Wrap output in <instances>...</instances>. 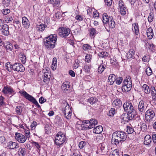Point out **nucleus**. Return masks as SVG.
<instances>
[{
	"label": "nucleus",
	"mask_w": 156,
	"mask_h": 156,
	"mask_svg": "<svg viewBox=\"0 0 156 156\" xmlns=\"http://www.w3.org/2000/svg\"><path fill=\"white\" fill-rule=\"evenodd\" d=\"M93 14V17L94 18H98L99 17V12L97 11V10L94 11Z\"/></svg>",
	"instance_id": "nucleus-61"
},
{
	"label": "nucleus",
	"mask_w": 156,
	"mask_h": 156,
	"mask_svg": "<svg viewBox=\"0 0 156 156\" xmlns=\"http://www.w3.org/2000/svg\"><path fill=\"white\" fill-rule=\"evenodd\" d=\"M22 23L25 28L27 29L29 27L30 23L26 17H23Z\"/></svg>",
	"instance_id": "nucleus-18"
},
{
	"label": "nucleus",
	"mask_w": 156,
	"mask_h": 156,
	"mask_svg": "<svg viewBox=\"0 0 156 156\" xmlns=\"http://www.w3.org/2000/svg\"><path fill=\"white\" fill-rule=\"evenodd\" d=\"M57 37L56 34H51L45 38L44 45L47 49L53 48L56 44Z\"/></svg>",
	"instance_id": "nucleus-2"
},
{
	"label": "nucleus",
	"mask_w": 156,
	"mask_h": 156,
	"mask_svg": "<svg viewBox=\"0 0 156 156\" xmlns=\"http://www.w3.org/2000/svg\"><path fill=\"white\" fill-rule=\"evenodd\" d=\"M126 131L129 134L132 133H133L134 129L129 126H127L126 129Z\"/></svg>",
	"instance_id": "nucleus-45"
},
{
	"label": "nucleus",
	"mask_w": 156,
	"mask_h": 156,
	"mask_svg": "<svg viewBox=\"0 0 156 156\" xmlns=\"http://www.w3.org/2000/svg\"><path fill=\"white\" fill-rule=\"evenodd\" d=\"M155 114L154 111L152 109L148 110L145 113V118L146 121L150 122L152 121L154 117Z\"/></svg>",
	"instance_id": "nucleus-8"
},
{
	"label": "nucleus",
	"mask_w": 156,
	"mask_h": 156,
	"mask_svg": "<svg viewBox=\"0 0 156 156\" xmlns=\"http://www.w3.org/2000/svg\"><path fill=\"white\" fill-rule=\"evenodd\" d=\"M19 56L22 63H25L26 61V57L24 54L23 53L21 52Z\"/></svg>",
	"instance_id": "nucleus-32"
},
{
	"label": "nucleus",
	"mask_w": 156,
	"mask_h": 156,
	"mask_svg": "<svg viewBox=\"0 0 156 156\" xmlns=\"http://www.w3.org/2000/svg\"><path fill=\"white\" fill-rule=\"evenodd\" d=\"M66 137L65 134L61 132H58L56 135L55 143L59 147L62 145L65 142Z\"/></svg>",
	"instance_id": "nucleus-3"
},
{
	"label": "nucleus",
	"mask_w": 156,
	"mask_h": 156,
	"mask_svg": "<svg viewBox=\"0 0 156 156\" xmlns=\"http://www.w3.org/2000/svg\"><path fill=\"white\" fill-rule=\"evenodd\" d=\"M37 125V123L35 121H33L31 123V124L30 126L31 129L33 130L34 129H35L36 127V126Z\"/></svg>",
	"instance_id": "nucleus-51"
},
{
	"label": "nucleus",
	"mask_w": 156,
	"mask_h": 156,
	"mask_svg": "<svg viewBox=\"0 0 156 156\" xmlns=\"http://www.w3.org/2000/svg\"><path fill=\"white\" fill-rule=\"evenodd\" d=\"M75 19L77 20L82 21L83 20V18L81 16V15H77L75 17Z\"/></svg>",
	"instance_id": "nucleus-64"
},
{
	"label": "nucleus",
	"mask_w": 156,
	"mask_h": 156,
	"mask_svg": "<svg viewBox=\"0 0 156 156\" xmlns=\"http://www.w3.org/2000/svg\"><path fill=\"white\" fill-rule=\"evenodd\" d=\"M2 92L5 94H15V91L12 88L7 86L4 87Z\"/></svg>",
	"instance_id": "nucleus-12"
},
{
	"label": "nucleus",
	"mask_w": 156,
	"mask_h": 156,
	"mask_svg": "<svg viewBox=\"0 0 156 156\" xmlns=\"http://www.w3.org/2000/svg\"><path fill=\"white\" fill-rule=\"evenodd\" d=\"M122 102L119 99L114 100L112 103V105L114 107H119L122 106Z\"/></svg>",
	"instance_id": "nucleus-25"
},
{
	"label": "nucleus",
	"mask_w": 156,
	"mask_h": 156,
	"mask_svg": "<svg viewBox=\"0 0 156 156\" xmlns=\"http://www.w3.org/2000/svg\"><path fill=\"white\" fill-rule=\"evenodd\" d=\"M154 16V15L152 12L150 13L148 18V21L149 22H151L152 21Z\"/></svg>",
	"instance_id": "nucleus-47"
},
{
	"label": "nucleus",
	"mask_w": 156,
	"mask_h": 156,
	"mask_svg": "<svg viewBox=\"0 0 156 156\" xmlns=\"http://www.w3.org/2000/svg\"><path fill=\"white\" fill-rule=\"evenodd\" d=\"M43 72L44 73V75L43 76V81L46 84L48 83L50 81V78H51L50 73L48 70L46 69L43 70Z\"/></svg>",
	"instance_id": "nucleus-10"
},
{
	"label": "nucleus",
	"mask_w": 156,
	"mask_h": 156,
	"mask_svg": "<svg viewBox=\"0 0 156 156\" xmlns=\"http://www.w3.org/2000/svg\"><path fill=\"white\" fill-rule=\"evenodd\" d=\"M90 30V36H94L95 35L96 30L95 29L93 28H92L89 29Z\"/></svg>",
	"instance_id": "nucleus-42"
},
{
	"label": "nucleus",
	"mask_w": 156,
	"mask_h": 156,
	"mask_svg": "<svg viewBox=\"0 0 156 156\" xmlns=\"http://www.w3.org/2000/svg\"><path fill=\"white\" fill-rule=\"evenodd\" d=\"M91 56L90 55H87L85 57V61L86 62H90L91 60Z\"/></svg>",
	"instance_id": "nucleus-55"
},
{
	"label": "nucleus",
	"mask_w": 156,
	"mask_h": 156,
	"mask_svg": "<svg viewBox=\"0 0 156 156\" xmlns=\"http://www.w3.org/2000/svg\"><path fill=\"white\" fill-rule=\"evenodd\" d=\"M108 53L107 52L105 51H102L101 52H100L99 54V56L100 57H101L102 58H104L106 56H108Z\"/></svg>",
	"instance_id": "nucleus-48"
},
{
	"label": "nucleus",
	"mask_w": 156,
	"mask_h": 156,
	"mask_svg": "<svg viewBox=\"0 0 156 156\" xmlns=\"http://www.w3.org/2000/svg\"><path fill=\"white\" fill-rule=\"evenodd\" d=\"M13 65H12L10 62H8L6 63L5 65V69L9 71H11L13 69Z\"/></svg>",
	"instance_id": "nucleus-35"
},
{
	"label": "nucleus",
	"mask_w": 156,
	"mask_h": 156,
	"mask_svg": "<svg viewBox=\"0 0 156 156\" xmlns=\"http://www.w3.org/2000/svg\"><path fill=\"white\" fill-rule=\"evenodd\" d=\"M83 48L85 51L90 50L91 49V47L88 44H85L83 45Z\"/></svg>",
	"instance_id": "nucleus-43"
},
{
	"label": "nucleus",
	"mask_w": 156,
	"mask_h": 156,
	"mask_svg": "<svg viewBox=\"0 0 156 156\" xmlns=\"http://www.w3.org/2000/svg\"><path fill=\"white\" fill-rule=\"evenodd\" d=\"M147 38L149 39H151L154 36L152 28L151 27L148 28L147 30Z\"/></svg>",
	"instance_id": "nucleus-19"
},
{
	"label": "nucleus",
	"mask_w": 156,
	"mask_h": 156,
	"mask_svg": "<svg viewBox=\"0 0 156 156\" xmlns=\"http://www.w3.org/2000/svg\"><path fill=\"white\" fill-rule=\"evenodd\" d=\"M119 7L120 10H125L126 9V7L125 6L122 0L119 1Z\"/></svg>",
	"instance_id": "nucleus-40"
},
{
	"label": "nucleus",
	"mask_w": 156,
	"mask_h": 156,
	"mask_svg": "<svg viewBox=\"0 0 156 156\" xmlns=\"http://www.w3.org/2000/svg\"><path fill=\"white\" fill-rule=\"evenodd\" d=\"M87 121L89 122V125H87L88 127H86L85 128L86 130H88L89 129L94 127L95 126L97 125L98 123L97 120L94 119H91L89 121Z\"/></svg>",
	"instance_id": "nucleus-14"
},
{
	"label": "nucleus",
	"mask_w": 156,
	"mask_h": 156,
	"mask_svg": "<svg viewBox=\"0 0 156 156\" xmlns=\"http://www.w3.org/2000/svg\"><path fill=\"white\" fill-rule=\"evenodd\" d=\"M121 118L124 122H129V117L128 113H123L121 116Z\"/></svg>",
	"instance_id": "nucleus-33"
},
{
	"label": "nucleus",
	"mask_w": 156,
	"mask_h": 156,
	"mask_svg": "<svg viewBox=\"0 0 156 156\" xmlns=\"http://www.w3.org/2000/svg\"><path fill=\"white\" fill-rule=\"evenodd\" d=\"M12 20L13 18L11 15H7L4 17V21L5 23H10Z\"/></svg>",
	"instance_id": "nucleus-29"
},
{
	"label": "nucleus",
	"mask_w": 156,
	"mask_h": 156,
	"mask_svg": "<svg viewBox=\"0 0 156 156\" xmlns=\"http://www.w3.org/2000/svg\"><path fill=\"white\" fill-rule=\"evenodd\" d=\"M13 70L17 72H23L25 70V68L21 64L16 63L13 65Z\"/></svg>",
	"instance_id": "nucleus-11"
},
{
	"label": "nucleus",
	"mask_w": 156,
	"mask_h": 156,
	"mask_svg": "<svg viewBox=\"0 0 156 156\" xmlns=\"http://www.w3.org/2000/svg\"><path fill=\"white\" fill-rule=\"evenodd\" d=\"M85 71L86 73H88L90 71V68L89 65H85L84 67Z\"/></svg>",
	"instance_id": "nucleus-54"
},
{
	"label": "nucleus",
	"mask_w": 156,
	"mask_h": 156,
	"mask_svg": "<svg viewBox=\"0 0 156 156\" xmlns=\"http://www.w3.org/2000/svg\"><path fill=\"white\" fill-rule=\"evenodd\" d=\"M106 66L105 64L102 63L99 66L98 69V72L99 73L101 74L106 69Z\"/></svg>",
	"instance_id": "nucleus-28"
},
{
	"label": "nucleus",
	"mask_w": 156,
	"mask_h": 156,
	"mask_svg": "<svg viewBox=\"0 0 156 156\" xmlns=\"http://www.w3.org/2000/svg\"><path fill=\"white\" fill-rule=\"evenodd\" d=\"M63 13L62 11H58L55 13L56 16H58V17L61 16H62Z\"/></svg>",
	"instance_id": "nucleus-56"
},
{
	"label": "nucleus",
	"mask_w": 156,
	"mask_h": 156,
	"mask_svg": "<svg viewBox=\"0 0 156 156\" xmlns=\"http://www.w3.org/2000/svg\"><path fill=\"white\" fill-rule=\"evenodd\" d=\"M151 138L149 135H146L144 138V144L146 145H148L151 143Z\"/></svg>",
	"instance_id": "nucleus-24"
},
{
	"label": "nucleus",
	"mask_w": 156,
	"mask_h": 156,
	"mask_svg": "<svg viewBox=\"0 0 156 156\" xmlns=\"http://www.w3.org/2000/svg\"><path fill=\"white\" fill-rule=\"evenodd\" d=\"M151 93L152 94V98L153 99H156V90L155 87H151Z\"/></svg>",
	"instance_id": "nucleus-37"
},
{
	"label": "nucleus",
	"mask_w": 156,
	"mask_h": 156,
	"mask_svg": "<svg viewBox=\"0 0 156 156\" xmlns=\"http://www.w3.org/2000/svg\"><path fill=\"white\" fill-rule=\"evenodd\" d=\"M20 93L27 99L34 104L38 108H40V106L38 103L36 99L32 96L29 94L26 91H20Z\"/></svg>",
	"instance_id": "nucleus-4"
},
{
	"label": "nucleus",
	"mask_w": 156,
	"mask_h": 156,
	"mask_svg": "<svg viewBox=\"0 0 156 156\" xmlns=\"http://www.w3.org/2000/svg\"><path fill=\"white\" fill-rule=\"evenodd\" d=\"M0 142L2 144H5L6 142V140L5 137L3 136L0 137Z\"/></svg>",
	"instance_id": "nucleus-49"
},
{
	"label": "nucleus",
	"mask_w": 156,
	"mask_h": 156,
	"mask_svg": "<svg viewBox=\"0 0 156 156\" xmlns=\"http://www.w3.org/2000/svg\"><path fill=\"white\" fill-rule=\"evenodd\" d=\"M110 156H119V152L116 149L113 151Z\"/></svg>",
	"instance_id": "nucleus-46"
},
{
	"label": "nucleus",
	"mask_w": 156,
	"mask_h": 156,
	"mask_svg": "<svg viewBox=\"0 0 156 156\" xmlns=\"http://www.w3.org/2000/svg\"><path fill=\"white\" fill-rule=\"evenodd\" d=\"M128 115L129 121L133 119L135 116L134 110L128 112Z\"/></svg>",
	"instance_id": "nucleus-38"
},
{
	"label": "nucleus",
	"mask_w": 156,
	"mask_h": 156,
	"mask_svg": "<svg viewBox=\"0 0 156 156\" xmlns=\"http://www.w3.org/2000/svg\"><path fill=\"white\" fill-rule=\"evenodd\" d=\"M15 137V139L20 143H23L27 140V137L21 133H16Z\"/></svg>",
	"instance_id": "nucleus-9"
},
{
	"label": "nucleus",
	"mask_w": 156,
	"mask_h": 156,
	"mask_svg": "<svg viewBox=\"0 0 156 156\" xmlns=\"http://www.w3.org/2000/svg\"><path fill=\"white\" fill-rule=\"evenodd\" d=\"M25 136H24L26 137H27V139L28 138H29L30 136V132L28 130H26L25 131Z\"/></svg>",
	"instance_id": "nucleus-62"
},
{
	"label": "nucleus",
	"mask_w": 156,
	"mask_h": 156,
	"mask_svg": "<svg viewBox=\"0 0 156 156\" xmlns=\"http://www.w3.org/2000/svg\"><path fill=\"white\" fill-rule=\"evenodd\" d=\"M98 101V99L97 98L93 97L90 98L87 100V102L91 105L96 103Z\"/></svg>",
	"instance_id": "nucleus-34"
},
{
	"label": "nucleus",
	"mask_w": 156,
	"mask_h": 156,
	"mask_svg": "<svg viewBox=\"0 0 156 156\" xmlns=\"http://www.w3.org/2000/svg\"><path fill=\"white\" fill-rule=\"evenodd\" d=\"M51 4L54 5H56L59 3V0H50Z\"/></svg>",
	"instance_id": "nucleus-60"
},
{
	"label": "nucleus",
	"mask_w": 156,
	"mask_h": 156,
	"mask_svg": "<svg viewBox=\"0 0 156 156\" xmlns=\"http://www.w3.org/2000/svg\"><path fill=\"white\" fill-rule=\"evenodd\" d=\"M86 142L84 141H81L80 142L79 144V147L81 148H83L84 146L85 145Z\"/></svg>",
	"instance_id": "nucleus-52"
},
{
	"label": "nucleus",
	"mask_w": 156,
	"mask_h": 156,
	"mask_svg": "<svg viewBox=\"0 0 156 156\" xmlns=\"http://www.w3.org/2000/svg\"><path fill=\"white\" fill-rule=\"evenodd\" d=\"M115 113V110L114 108H112L109 111L108 113V116H113Z\"/></svg>",
	"instance_id": "nucleus-41"
},
{
	"label": "nucleus",
	"mask_w": 156,
	"mask_h": 156,
	"mask_svg": "<svg viewBox=\"0 0 156 156\" xmlns=\"http://www.w3.org/2000/svg\"><path fill=\"white\" fill-rule=\"evenodd\" d=\"M58 32L59 35L61 37L66 38L69 35L70 30L69 28L62 27L58 28Z\"/></svg>",
	"instance_id": "nucleus-7"
},
{
	"label": "nucleus",
	"mask_w": 156,
	"mask_h": 156,
	"mask_svg": "<svg viewBox=\"0 0 156 156\" xmlns=\"http://www.w3.org/2000/svg\"><path fill=\"white\" fill-rule=\"evenodd\" d=\"M127 138L126 133L124 132L117 131L113 133L112 135V142L116 145L119 143L125 141Z\"/></svg>",
	"instance_id": "nucleus-1"
},
{
	"label": "nucleus",
	"mask_w": 156,
	"mask_h": 156,
	"mask_svg": "<svg viewBox=\"0 0 156 156\" xmlns=\"http://www.w3.org/2000/svg\"><path fill=\"white\" fill-rule=\"evenodd\" d=\"M26 153V150L25 148L21 147L20 148L17 152L19 156H24Z\"/></svg>",
	"instance_id": "nucleus-27"
},
{
	"label": "nucleus",
	"mask_w": 156,
	"mask_h": 156,
	"mask_svg": "<svg viewBox=\"0 0 156 156\" xmlns=\"http://www.w3.org/2000/svg\"><path fill=\"white\" fill-rule=\"evenodd\" d=\"M69 83L68 82H65L62 85V88L64 91L66 93H69V92L70 86L69 85Z\"/></svg>",
	"instance_id": "nucleus-17"
},
{
	"label": "nucleus",
	"mask_w": 156,
	"mask_h": 156,
	"mask_svg": "<svg viewBox=\"0 0 156 156\" xmlns=\"http://www.w3.org/2000/svg\"><path fill=\"white\" fill-rule=\"evenodd\" d=\"M117 79L115 75L114 74H110L108 77V83L110 85H112Z\"/></svg>",
	"instance_id": "nucleus-16"
},
{
	"label": "nucleus",
	"mask_w": 156,
	"mask_h": 156,
	"mask_svg": "<svg viewBox=\"0 0 156 156\" xmlns=\"http://www.w3.org/2000/svg\"><path fill=\"white\" fill-rule=\"evenodd\" d=\"M146 73L148 76H150L152 73V71L150 68H147L146 69Z\"/></svg>",
	"instance_id": "nucleus-50"
},
{
	"label": "nucleus",
	"mask_w": 156,
	"mask_h": 156,
	"mask_svg": "<svg viewBox=\"0 0 156 156\" xmlns=\"http://www.w3.org/2000/svg\"><path fill=\"white\" fill-rule=\"evenodd\" d=\"M39 102L41 104H43L44 102H45L46 100L43 97H41L39 99Z\"/></svg>",
	"instance_id": "nucleus-58"
},
{
	"label": "nucleus",
	"mask_w": 156,
	"mask_h": 156,
	"mask_svg": "<svg viewBox=\"0 0 156 156\" xmlns=\"http://www.w3.org/2000/svg\"><path fill=\"white\" fill-rule=\"evenodd\" d=\"M47 25L41 23L39 25H37L36 26V28L39 31L42 32L43 31L45 28L47 27Z\"/></svg>",
	"instance_id": "nucleus-31"
},
{
	"label": "nucleus",
	"mask_w": 156,
	"mask_h": 156,
	"mask_svg": "<svg viewBox=\"0 0 156 156\" xmlns=\"http://www.w3.org/2000/svg\"><path fill=\"white\" fill-rule=\"evenodd\" d=\"M15 144V142L10 141L7 144V147H8L10 149H14V146Z\"/></svg>",
	"instance_id": "nucleus-44"
},
{
	"label": "nucleus",
	"mask_w": 156,
	"mask_h": 156,
	"mask_svg": "<svg viewBox=\"0 0 156 156\" xmlns=\"http://www.w3.org/2000/svg\"><path fill=\"white\" fill-rule=\"evenodd\" d=\"M150 59V58L149 55L144 56L142 58V61L144 62H148Z\"/></svg>",
	"instance_id": "nucleus-53"
},
{
	"label": "nucleus",
	"mask_w": 156,
	"mask_h": 156,
	"mask_svg": "<svg viewBox=\"0 0 156 156\" xmlns=\"http://www.w3.org/2000/svg\"><path fill=\"white\" fill-rule=\"evenodd\" d=\"M142 88L144 92L146 94H149L151 90L149 87L147 85L144 84L143 85Z\"/></svg>",
	"instance_id": "nucleus-36"
},
{
	"label": "nucleus",
	"mask_w": 156,
	"mask_h": 156,
	"mask_svg": "<svg viewBox=\"0 0 156 156\" xmlns=\"http://www.w3.org/2000/svg\"><path fill=\"white\" fill-rule=\"evenodd\" d=\"M146 47L148 48L152 52H154L156 50V46L153 43H146Z\"/></svg>",
	"instance_id": "nucleus-22"
},
{
	"label": "nucleus",
	"mask_w": 156,
	"mask_h": 156,
	"mask_svg": "<svg viewBox=\"0 0 156 156\" xmlns=\"http://www.w3.org/2000/svg\"><path fill=\"white\" fill-rule=\"evenodd\" d=\"M22 107L21 106H18L16 107L15 110L16 113L18 115H20L22 112Z\"/></svg>",
	"instance_id": "nucleus-39"
},
{
	"label": "nucleus",
	"mask_w": 156,
	"mask_h": 156,
	"mask_svg": "<svg viewBox=\"0 0 156 156\" xmlns=\"http://www.w3.org/2000/svg\"><path fill=\"white\" fill-rule=\"evenodd\" d=\"M123 79L122 77H120L116 81V83L118 85H119L122 82Z\"/></svg>",
	"instance_id": "nucleus-59"
},
{
	"label": "nucleus",
	"mask_w": 156,
	"mask_h": 156,
	"mask_svg": "<svg viewBox=\"0 0 156 156\" xmlns=\"http://www.w3.org/2000/svg\"><path fill=\"white\" fill-rule=\"evenodd\" d=\"M102 18V21L104 24H107L110 20L109 17H108V16L106 13H104L103 14Z\"/></svg>",
	"instance_id": "nucleus-30"
},
{
	"label": "nucleus",
	"mask_w": 156,
	"mask_h": 156,
	"mask_svg": "<svg viewBox=\"0 0 156 156\" xmlns=\"http://www.w3.org/2000/svg\"><path fill=\"white\" fill-rule=\"evenodd\" d=\"M138 109L139 111L140 112L141 114L144 113V103L143 101H140L138 106Z\"/></svg>",
	"instance_id": "nucleus-20"
},
{
	"label": "nucleus",
	"mask_w": 156,
	"mask_h": 156,
	"mask_svg": "<svg viewBox=\"0 0 156 156\" xmlns=\"http://www.w3.org/2000/svg\"><path fill=\"white\" fill-rule=\"evenodd\" d=\"M65 106V109L62 111L65 117L68 119H70L72 115V112L68 103L66 101H64L63 103Z\"/></svg>",
	"instance_id": "nucleus-6"
},
{
	"label": "nucleus",
	"mask_w": 156,
	"mask_h": 156,
	"mask_svg": "<svg viewBox=\"0 0 156 156\" xmlns=\"http://www.w3.org/2000/svg\"><path fill=\"white\" fill-rule=\"evenodd\" d=\"M123 107L125 111L128 112L133 111L134 110L132 104L129 102H125L123 105Z\"/></svg>",
	"instance_id": "nucleus-13"
},
{
	"label": "nucleus",
	"mask_w": 156,
	"mask_h": 156,
	"mask_svg": "<svg viewBox=\"0 0 156 156\" xmlns=\"http://www.w3.org/2000/svg\"><path fill=\"white\" fill-rule=\"evenodd\" d=\"M10 0H4L3 2V4L5 5L6 7L10 3Z\"/></svg>",
	"instance_id": "nucleus-63"
},
{
	"label": "nucleus",
	"mask_w": 156,
	"mask_h": 156,
	"mask_svg": "<svg viewBox=\"0 0 156 156\" xmlns=\"http://www.w3.org/2000/svg\"><path fill=\"white\" fill-rule=\"evenodd\" d=\"M105 4L108 6H110L112 4V0H104Z\"/></svg>",
	"instance_id": "nucleus-57"
},
{
	"label": "nucleus",
	"mask_w": 156,
	"mask_h": 156,
	"mask_svg": "<svg viewBox=\"0 0 156 156\" xmlns=\"http://www.w3.org/2000/svg\"><path fill=\"white\" fill-rule=\"evenodd\" d=\"M103 131V128L101 126H97L96 127H94L93 129L94 133L96 134L101 133Z\"/></svg>",
	"instance_id": "nucleus-23"
},
{
	"label": "nucleus",
	"mask_w": 156,
	"mask_h": 156,
	"mask_svg": "<svg viewBox=\"0 0 156 156\" xmlns=\"http://www.w3.org/2000/svg\"><path fill=\"white\" fill-rule=\"evenodd\" d=\"M109 20H110L108 23L109 27L110 28H113L115 27V24L112 16H109Z\"/></svg>",
	"instance_id": "nucleus-21"
},
{
	"label": "nucleus",
	"mask_w": 156,
	"mask_h": 156,
	"mask_svg": "<svg viewBox=\"0 0 156 156\" xmlns=\"http://www.w3.org/2000/svg\"><path fill=\"white\" fill-rule=\"evenodd\" d=\"M130 76L126 77L123 81L124 84L122 87V92H126L130 91L132 87V83Z\"/></svg>",
	"instance_id": "nucleus-5"
},
{
	"label": "nucleus",
	"mask_w": 156,
	"mask_h": 156,
	"mask_svg": "<svg viewBox=\"0 0 156 156\" xmlns=\"http://www.w3.org/2000/svg\"><path fill=\"white\" fill-rule=\"evenodd\" d=\"M5 44H6L5 48L7 51L9 52L12 51L13 47L12 44L9 42H7L5 43Z\"/></svg>",
	"instance_id": "nucleus-26"
},
{
	"label": "nucleus",
	"mask_w": 156,
	"mask_h": 156,
	"mask_svg": "<svg viewBox=\"0 0 156 156\" xmlns=\"http://www.w3.org/2000/svg\"><path fill=\"white\" fill-rule=\"evenodd\" d=\"M8 25L6 24H4L2 26H0V29L2 30V34L6 36L8 35L9 34V31Z\"/></svg>",
	"instance_id": "nucleus-15"
}]
</instances>
